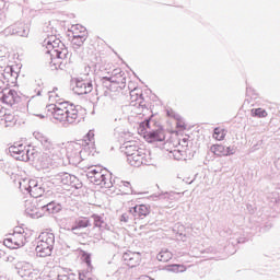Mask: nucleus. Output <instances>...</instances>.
Wrapping results in <instances>:
<instances>
[{"instance_id":"nucleus-43","label":"nucleus","mask_w":280,"mask_h":280,"mask_svg":"<svg viewBox=\"0 0 280 280\" xmlns=\"http://www.w3.org/2000/svg\"><path fill=\"white\" fill-rule=\"evenodd\" d=\"M57 280H70V279H69V276H67V275H59L57 277Z\"/></svg>"},{"instance_id":"nucleus-47","label":"nucleus","mask_w":280,"mask_h":280,"mask_svg":"<svg viewBox=\"0 0 280 280\" xmlns=\"http://www.w3.org/2000/svg\"><path fill=\"white\" fill-rule=\"evenodd\" d=\"M85 262L88 264V266H90L91 265V257L86 256L85 257Z\"/></svg>"},{"instance_id":"nucleus-29","label":"nucleus","mask_w":280,"mask_h":280,"mask_svg":"<svg viewBox=\"0 0 280 280\" xmlns=\"http://www.w3.org/2000/svg\"><path fill=\"white\" fill-rule=\"evenodd\" d=\"M71 36V43L72 45H75L77 47H82L84 45V42L86 40V37L80 36V35H70Z\"/></svg>"},{"instance_id":"nucleus-44","label":"nucleus","mask_w":280,"mask_h":280,"mask_svg":"<svg viewBox=\"0 0 280 280\" xmlns=\"http://www.w3.org/2000/svg\"><path fill=\"white\" fill-rule=\"evenodd\" d=\"M5 88V81L0 78V92L3 91Z\"/></svg>"},{"instance_id":"nucleus-50","label":"nucleus","mask_w":280,"mask_h":280,"mask_svg":"<svg viewBox=\"0 0 280 280\" xmlns=\"http://www.w3.org/2000/svg\"><path fill=\"white\" fill-rule=\"evenodd\" d=\"M7 71H12V68H8Z\"/></svg>"},{"instance_id":"nucleus-32","label":"nucleus","mask_w":280,"mask_h":280,"mask_svg":"<svg viewBox=\"0 0 280 280\" xmlns=\"http://www.w3.org/2000/svg\"><path fill=\"white\" fill-rule=\"evenodd\" d=\"M141 90H139L138 88H135L130 91V97L133 102H139V100H141Z\"/></svg>"},{"instance_id":"nucleus-4","label":"nucleus","mask_w":280,"mask_h":280,"mask_svg":"<svg viewBox=\"0 0 280 280\" xmlns=\"http://www.w3.org/2000/svg\"><path fill=\"white\" fill-rule=\"evenodd\" d=\"M86 177L93 185H98L103 189L113 187V176L102 166H90L86 171Z\"/></svg>"},{"instance_id":"nucleus-16","label":"nucleus","mask_w":280,"mask_h":280,"mask_svg":"<svg viewBox=\"0 0 280 280\" xmlns=\"http://www.w3.org/2000/svg\"><path fill=\"white\" fill-rule=\"evenodd\" d=\"M25 213L26 215H30V218H34V219L43 218V209H40V202L37 203V201H26Z\"/></svg>"},{"instance_id":"nucleus-28","label":"nucleus","mask_w":280,"mask_h":280,"mask_svg":"<svg viewBox=\"0 0 280 280\" xmlns=\"http://www.w3.org/2000/svg\"><path fill=\"white\" fill-rule=\"evenodd\" d=\"M226 137V131L220 127H217L213 132V139L217 141H224V138Z\"/></svg>"},{"instance_id":"nucleus-3","label":"nucleus","mask_w":280,"mask_h":280,"mask_svg":"<svg viewBox=\"0 0 280 280\" xmlns=\"http://www.w3.org/2000/svg\"><path fill=\"white\" fill-rule=\"evenodd\" d=\"M48 97L49 102H52L48 105V112L51 113L56 121H59L63 126L78 121V109L75 106L69 105L68 102H60L62 100V93L58 91V88H54L52 91L48 92Z\"/></svg>"},{"instance_id":"nucleus-42","label":"nucleus","mask_w":280,"mask_h":280,"mask_svg":"<svg viewBox=\"0 0 280 280\" xmlns=\"http://www.w3.org/2000/svg\"><path fill=\"white\" fill-rule=\"evenodd\" d=\"M8 113V109L3 108V106L0 105V120L3 119V116Z\"/></svg>"},{"instance_id":"nucleus-37","label":"nucleus","mask_w":280,"mask_h":280,"mask_svg":"<svg viewBox=\"0 0 280 280\" xmlns=\"http://www.w3.org/2000/svg\"><path fill=\"white\" fill-rule=\"evenodd\" d=\"M235 152H237V147L235 145L225 147V156H233Z\"/></svg>"},{"instance_id":"nucleus-41","label":"nucleus","mask_w":280,"mask_h":280,"mask_svg":"<svg viewBox=\"0 0 280 280\" xmlns=\"http://www.w3.org/2000/svg\"><path fill=\"white\" fill-rule=\"evenodd\" d=\"M16 260V257H14V255H9L5 256L4 261H8L9 264H14V261Z\"/></svg>"},{"instance_id":"nucleus-22","label":"nucleus","mask_w":280,"mask_h":280,"mask_svg":"<svg viewBox=\"0 0 280 280\" xmlns=\"http://www.w3.org/2000/svg\"><path fill=\"white\" fill-rule=\"evenodd\" d=\"M69 36H83L86 37V27L81 24H74L69 30Z\"/></svg>"},{"instance_id":"nucleus-26","label":"nucleus","mask_w":280,"mask_h":280,"mask_svg":"<svg viewBox=\"0 0 280 280\" xmlns=\"http://www.w3.org/2000/svg\"><path fill=\"white\" fill-rule=\"evenodd\" d=\"M173 254L172 252H170L168 249H162L159 254H158V260L159 261H170V259H172Z\"/></svg>"},{"instance_id":"nucleus-45","label":"nucleus","mask_w":280,"mask_h":280,"mask_svg":"<svg viewBox=\"0 0 280 280\" xmlns=\"http://www.w3.org/2000/svg\"><path fill=\"white\" fill-rule=\"evenodd\" d=\"M140 280H154V279L150 278L149 276H141Z\"/></svg>"},{"instance_id":"nucleus-14","label":"nucleus","mask_w":280,"mask_h":280,"mask_svg":"<svg viewBox=\"0 0 280 280\" xmlns=\"http://www.w3.org/2000/svg\"><path fill=\"white\" fill-rule=\"evenodd\" d=\"M122 261H125L126 266H129V268H137V266L141 264V254L128 250L124 253Z\"/></svg>"},{"instance_id":"nucleus-48","label":"nucleus","mask_w":280,"mask_h":280,"mask_svg":"<svg viewBox=\"0 0 280 280\" xmlns=\"http://www.w3.org/2000/svg\"><path fill=\"white\" fill-rule=\"evenodd\" d=\"M186 183H187L188 185H191V183H194V179H191V180L187 179Z\"/></svg>"},{"instance_id":"nucleus-7","label":"nucleus","mask_w":280,"mask_h":280,"mask_svg":"<svg viewBox=\"0 0 280 280\" xmlns=\"http://www.w3.org/2000/svg\"><path fill=\"white\" fill-rule=\"evenodd\" d=\"M47 185H54L55 187H74V189H80V187H82L80 179H78L75 175H71L67 172H61L55 175L48 180Z\"/></svg>"},{"instance_id":"nucleus-11","label":"nucleus","mask_w":280,"mask_h":280,"mask_svg":"<svg viewBox=\"0 0 280 280\" xmlns=\"http://www.w3.org/2000/svg\"><path fill=\"white\" fill-rule=\"evenodd\" d=\"M140 128H143L144 138L149 143H154V141H165V133L161 130L152 131L150 130V120H147L140 125Z\"/></svg>"},{"instance_id":"nucleus-35","label":"nucleus","mask_w":280,"mask_h":280,"mask_svg":"<svg viewBox=\"0 0 280 280\" xmlns=\"http://www.w3.org/2000/svg\"><path fill=\"white\" fill-rule=\"evenodd\" d=\"M120 189L126 194H130L132 191V188L128 182H120Z\"/></svg>"},{"instance_id":"nucleus-13","label":"nucleus","mask_w":280,"mask_h":280,"mask_svg":"<svg viewBox=\"0 0 280 280\" xmlns=\"http://www.w3.org/2000/svg\"><path fill=\"white\" fill-rule=\"evenodd\" d=\"M47 183L48 182L43 184L42 182H38L36 179H32L31 180V189L28 190V194L33 198H40V196H43V194H45V186L51 187V184H47Z\"/></svg>"},{"instance_id":"nucleus-25","label":"nucleus","mask_w":280,"mask_h":280,"mask_svg":"<svg viewBox=\"0 0 280 280\" xmlns=\"http://www.w3.org/2000/svg\"><path fill=\"white\" fill-rule=\"evenodd\" d=\"M13 34L18 36L26 37L30 34V28L25 24H19L18 28H13Z\"/></svg>"},{"instance_id":"nucleus-30","label":"nucleus","mask_w":280,"mask_h":280,"mask_svg":"<svg viewBox=\"0 0 280 280\" xmlns=\"http://www.w3.org/2000/svg\"><path fill=\"white\" fill-rule=\"evenodd\" d=\"M93 220H94V225L97 226L98 229H106V222H104V219H102V217L97 215V214H94L93 217Z\"/></svg>"},{"instance_id":"nucleus-39","label":"nucleus","mask_w":280,"mask_h":280,"mask_svg":"<svg viewBox=\"0 0 280 280\" xmlns=\"http://www.w3.org/2000/svg\"><path fill=\"white\" fill-rule=\"evenodd\" d=\"M114 121H124V112L119 109L118 112H115L113 115Z\"/></svg>"},{"instance_id":"nucleus-38","label":"nucleus","mask_w":280,"mask_h":280,"mask_svg":"<svg viewBox=\"0 0 280 280\" xmlns=\"http://www.w3.org/2000/svg\"><path fill=\"white\" fill-rule=\"evenodd\" d=\"M132 218L135 217L130 213V210H129L128 212L122 213V215L120 217V222H130Z\"/></svg>"},{"instance_id":"nucleus-24","label":"nucleus","mask_w":280,"mask_h":280,"mask_svg":"<svg viewBox=\"0 0 280 280\" xmlns=\"http://www.w3.org/2000/svg\"><path fill=\"white\" fill-rule=\"evenodd\" d=\"M20 189L21 191H26V194H30V189H32V179L30 178H22L19 180Z\"/></svg>"},{"instance_id":"nucleus-1","label":"nucleus","mask_w":280,"mask_h":280,"mask_svg":"<svg viewBox=\"0 0 280 280\" xmlns=\"http://www.w3.org/2000/svg\"><path fill=\"white\" fill-rule=\"evenodd\" d=\"M33 137L43 145L44 152L39 156V165L44 170H49L56 161H60L66 152L67 159L71 165H80L91 151L84 148V141L58 143L40 131H34Z\"/></svg>"},{"instance_id":"nucleus-2","label":"nucleus","mask_w":280,"mask_h":280,"mask_svg":"<svg viewBox=\"0 0 280 280\" xmlns=\"http://www.w3.org/2000/svg\"><path fill=\"white\" fill-rule=\"evenodd\" d=\"M58 22L52 21L48 22L44 25V32L46 34V38L43 42V47L46 49V54H49L51 59V65L58 69L62 65V61L69 60V49L62 44L60 38L56 37L58 34V30L56 26Z\"/></svg>"},{"instance_id":"nucleus-8","label":"nucleus","mask_w":280,"mask_h":280,"mask_svg":"<svg viewBox=\"0 0 280 280\" xmlns=\"http://www.w3.org/2000/svg\"><path fill=\"white\" fill-rule=\"evenodd\" d=\"M27 238H25V234L22 232H14L12 234H9L7 238H4L3 244L7 246V248H23L25 246V242Z\"/></svg>"},{"instance_id":"nucleus-15","label":"nucleus","mask_w":280,"mask_h":280,"mask_svg":"<svg viewBox=\"0 0 280 280\" xmlns=\"http://www.w3.org/2000/svg\"><path fill=\"white\" fill-rule=\"evenodd\" d=\"M72 91L77 95H86L93 91V83L91 81L77 80Z\"/></svg>"},{"instance_id":"nucleus-31","label":"nucleus","mask_w":280,"mask_h":280,"mask_svg":"<svg viewBox=\"0 0 280 280\" xmlns=\"http://www.w3.org/2000/svg\"><path fill=\"white\" fill-rule=\"evenodd\" d=\"M167 272H185V266L183 265H168L166 266Z\"/></svg>"},{"instance_id":"nucleus-33","label":"nucleus","mask_w":280,"mask_h":280,"mask_svg":"<svg viewBox=\"0 0 280 280\" xmlns=\"http://www.w3.org/2000/svg\"><path fill=\"white\" fill-rule=\"evenodd\" d=\"M36 108H38V105H36L34 98L30 100L27 102V110L31 113V115H38L36 114Z\"/></svg>"},{"instance_id":"nucleus-19","label":"nucleus","mask_w":280,"mask_h":280,"mask_svg":"<svg viewBox=\"0 0 280 280\" xmlns=\"http://www.w3.org/2000/svg\"><path fill=\"white\" fill-rule=\"evenodd\" d=\"M39 208L42 209L43 215L45 213H58L62 209L60 205L54 201H39Z\"/></svg>"},{"instance_id":"nucleus-40","label":"nucleus","mask_w":280,"mask_h":280,"mask_svg":"<svg viewBox=\"0 0 280 280\" xmlns=\"http://www.w3.org/2000/svg\"><path fill=\"white\" fill-rule=\"evenodd\" d=\"M167 115H168V117H173L177 121H180V115L174 113V110H167Z\"/></svg>"},{"instance_id":"nucleus-27","label":"nucleus","mask_w":280,"mask_h":280,"mask_svg":"<svg viewBox=\"0 0 280 280\" xmlns=\"http://www.w3.org/2000/svg\"><path fill=\"white\" fill-rule=\"evenodd\" d=\"M89 219H86V218H83V219H81V220H79V221H77V226H74V228H72V232L75 234V235H78V230L79 229H86V226H89Z\"/></svg>"},{"instance_id":"nucleus-5","label":"nucleus","mask_w":280,"mask_h":280,"mask_svg":"<svg viewBox=\"0 0 280 280\" xmlns=\"http://www.w3.org/2000/svg\"><path fill=\"white\" fill-rule=\"evenodd\" d=\"M124 152L127 156V163L132 167H141V165H150V163H152L150 154L145 153V149L127 144L125 145Z\"/></svg>"},{"instance_id":"nucleus-18","label":"nucleus","mask_w":280,"mask_h":280,"mask_svg":"<svg viewBox=\"0 0 280 280\" xmlns=\"http://www.w3.org/2000/svg\"><path fill=\"white\" fill-rule=\"evenodd\" d=\"M176 196H180V192H163L160 194L159 196H153V200H166V202H168L165 208L166 209H174V203L172 201L174 200H178V198H176Z\"/></svg>"},{"instance_id":"nucleus-21","label":"nucleus","mask_w":280,"mask_h":280,"mask_svg":"<svg viewBox=\"0 0 280 280\" xmlns=\"http://www.w3.org/2000/svg\"><path fill=\"white\" fill-rule=\"evenodd\" d=\"M15 268L21 277H30L32 275V265L30 262L20 261L15 265Z\"/></svg>"},{"instance_id":"nucleus-23","label":"nucleus","mask_w":280,"mask_h":280,"mask_svg":"<svg viewBox=\"0 0 280 280\" xmlns=\"http://www.w3.org/2000/svg\"><path fill=\"white\" fill-rule=\"evenodd\" d=\"M211 152L215 154V156H226V147L222 144H214L210 148Z\"/></svg>"},{"instance_id":"nucleus-6","label":"nucleus","mask_w":280,"mask_h":280,"mask_svg":"<svg viewBox=\"0 0 280 280\" xmlns=\"http://www.w3.org/2000/svg\"><path fill=\"white\" fill-rule=\"evenodd\" d=\"M56 236L51 232H42L38 236L37 246L35 253L37 257H49L54 250V244Z\"/></svg>"},{"instance_id":"nucleus-20","label":"nucleus","mask_w":280,"mask_h":280,"mask_svg":"<svg viewBox=\"0 0 280 280\" xmlns=\"http://www.w3.org/2000/svg\"><path fill=\"white\" fill-rule=\"evenodd\" d=\"M83 148H86L88 152H93L95 150V131L90 130L83 140Z\"/></svg>"},{"instance_id":"nucleus-46","label":"nucleus","mask_w":280,"mask_h":280,"mask_svg":"<svg viewBox=\"0 0 280 280\" xmlns=\"http://www.w3.org/2000/svg\"><path fill=\"white\" fill-rule=\"evenodd\" d=\"M180 145H184V147H187V139H183L180 142H179Z\"/></svg>"},{"instance_id":"nucleus-36","label":"nucleus","mask_w":280,"mask_h":280,"mask_svg":"<svg viewBox=\"0 0 280 280\" xmlns=\"http://www.w3.org/2000/svg\"><path fill=\"white\" fill-rule=\"evenodd\" d=\"M0 121H4V124H12L14 122V115L7 112Z\"/></svg>"},{"instance_id":"nucleus-34","label":"nucleus","mask_w":280,"mask_h":280,"mask_svg":"<svg viewBox=\"0 0 280 280\" xmlns=\"http://www.w3.org/2000/svg\"><path fill=\"white\" fill-rule=\"evenodd\" d=\"M253 117H268V112L264 108L252 109Z\"/></svg>"},{"instance_id":"nucleus-10","label":"nucleus","mask_w":280,"mask_h":280,"mask_svg":"<svg viewBox=\"0 0 280 280\" xmlns=\"http://www.w3.org/2000/svg\"><path fill=\"white\" fill-rule=\"evenodd\" d=\"M9 152L16 161H30L32 153L24 144H13L9 148Z\"/></svg>"},{"instance_id":"nucleus-9","label":"nucleus","mask_w":280,"mask_h":280,"mask_svg":"<svg viewBox=\"0 0 280 280\" xmlns=\"http://www.w3.org/2000/svg\"><path fill=\"white\" fill-rule=\"evenodd\" d=\"M103 80L106 86H108L109 83V89H113V84H116L118 89L126 88V77H124V71L120 69L114 70L112 77H105Z\"/></svg>"},{"instance_id":"nucleus-49","label":"nucleus","mask_w":280,"mask_h":280,"mask_svg":"<svg viewBox=\"0 0 280 280\" xmlns=\"http://www.w3.org/2000/svg\"><path fill=\"white\" fill-rule=\"evenodd\" d=\"M276 165H280V159L277 160Z\"/></svg>"},{"instance_id":"nucleus-17","label":"nucleus","mask_w":280,"mask_h":280,"mask_svg":"<svg viewBox=\"0 0 280 280\" xmlns=\"http://www.w3.org/2000/svg\"><path fill=\"white\" fill-rule=\"evenodd\" d=\"M129 213L135 218V220H143V218H148V215H150V206L137 205L129 209Z\"/></svg>"},{"instance_id":"nucleus-12","label":"nucleus","mask_w":280,"mask_h":280,"mask_svg":"<svg viewBox=\"0 0 280 280\" xmlns=\"http://www.w3.org/2000/svg\"><path fill=\"white\" fill-rule=\"evenodd\" d=\"M0 102L7 104L8 106H13V104L19 102V94L14 90L8 88L3 89L0 91Z\"/></svg>"}]
</instances>
